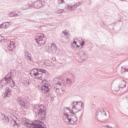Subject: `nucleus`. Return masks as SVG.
Here are the masks:
<instances>
[{"label": "nucleus", "mask_w": 128, "mask_h": 128, "mask_svg": "<svg viewBox=\"0 0 128 128\" xmlns=\"http://www.w3.org/2000/svg\"><path fill=\"white\" fill-rule=\"evenodd\" d=\"M54 86L56 88V92L59 96H62L64 92L66 90V86L62 80L60 78H55L54 80Z\"/></svg>", "instance_id": "f257e3e1"}, {"label": "nucleus", "mask_w": 128, "mask_h": 128, "mask_svg": "<svg viewBox=\"0 0 128 128\" xmlns=\"http://www.w3.org/2000/svg\"><path fill=\"white\" fill-rule=\"evenodd\" d=\"M78 112H72L70 116V114H64L63 120L66 124H78Z\"/></svg>", "instance_id": "f03ea898"}, {"label": "nucleus", "mask_w": 128, "mask_h": 128, "mask_svg": "<svg viewBox=\"0 0 128 128\" xmlns=\"http://www.w3.org/2000/svg\"><path fill=\"white\" fill-rule=\"evenodd\" d=\"M13 78H14V74L13 75L12 72H10L6 74L0 82L2 86H6V84H8L11 88H13L14 86H16V83L12 79Z\"/></svg>", "instance_id": "7ed1b4c3"}, {"label": "nucleus", "mask_w": 128, "mask_h": 128, "mask_svg": "<svg viewBox=\"0 0 128 128\" xmlns=\"http://www.w3.org/2000/svg\"><path fill=\"white\" fill-rule=\"evenodd\" d=\"M46 74V71L44 69L34 68L30 72V76H36L38 80H42Z\"/></svg>", "instance_id": "20e7f679"}, {"label": "nucleus", "mask_w": 128, "mask_h": 128, "mask_svg": "<svg viewBox=\"0 0 128 128\" xmlns=\"http://www.w3.org/2000/svg\"><path fill=\"white\" fill-rule=\"evenodd\" d=\"M22 120L23 122L24 126H27V128H46L44 127L42 124H40L42 122L34 123L32 121H28L26 118H24Z\"/></svg>", "instance_id": "39448f33"}, {"label": "nucleus", "mask_w": 128, "mask_h": 128, "mask_svg": "<svg viewBox=\"0 0 128 128\" xmlns=\"http://www.w3.org/2000/svg\"><path fill=\"white\" fill-rule=\"evenodd\" d=\"M34 110L38 112V118L40 120H46V107L44 105H40L35 107Z\"/></svg>", "instance_id": "423d86ee"}, {"label": "nucleus", "mask_w": 128, "mask_h": 128, "mask_svg": "<svg viewBox=\"0 0 128 128\" xmlns=\"http://www.w3.org/2000/svg\"><path fill=\"white\" fill-rule=\"evenodd\" d=\"M72 112H74L76 110L80 112L84 108V104L82 101H74L72 104Z\"/></svg>", "instance_id": "0eeeda50"}, {"label": "nucleus", "mask_w": 128, "mask_h": 128, "mask_svg": "<svg viewBox=\"0 0 128 128\" xmlns=\"http://www.w3.org/2000/svg\"><path fill=\"white\" fill-rule=\"evenodd\" d=\"M96 120L99 122H104L106 116V113L104 108L99 109L96 112Z\"/></svg>", "instance_id": "6e6552de"}, {"label": "nucleus", "mask_w": 128, "mask_h": 128, "mask_svg": "<svg viewBox=\"0 0 128 128\" xmlns=\"http://www.w3.org/2000/svg\"><path fill=\"white\" fill-rule=\"evenodd\" d=\"M48 14L46 12H40L37 14L33 20H29L28 22H40L44 20H46V16Z\"/></svg>", "instance_id": "1a4fd4ad"}, {"label": "nucleus", "mask_w": 128, "mask_h": 128, "mask_svg": "<svg viewBox=\"0 0 128 128\" xmlns=\"http://www.w3.org/2000/svg\"><path fill=\"white\" fill-rule=\"evenodd\" d=\"M44 35L43 34L40 33L35 36L34 40H36L37 44H46V40H44Z\"/></svg>", "instance_id": "9d476101"}, {"label": "nucleus", "mask_w": 128, "mask_h": 128, "mask_svg": "<svg viewBox=\"0 0 128 128\" xmlns=\"http://www.w3.org/2000/svg\"><path fill=\"white\" fill-rule=\"evenodd\" d=\"M42 84H44L45 85H44L40 87V90H41L43 94H48V92H50V88L48 86H46L48 84V82L44 80L42 82Z\"/></svg>", "instance_id": "9b49d317"}, {"label": "nucleus", "mask_w": 128, "mask_h": 128, "mask_svg": "<svg viewBox=\"0 0 128 128\" xmlns=\"http://www.w3.org/2000/svg\"><path fill=\"white\" fill-rule=\"evenodd\" d=\"M17 102L18 104L21 105V108H28V103L26 101L24 102L22 100L20 97H18L17 98Z\"/></svg>", "instance_id": "f8f14e48"}, {"label": "nucleus", "mask_w": 128, "mask_h": 128, "mask_svg": "<svg viewBox=\"0 0 128 128\" xmlns=\"http://www.w3.org/2000/svg\"><path fill=\"white\" fill-rule=\"evenodd\" d=\"M32 4V8H40L44 6V3L42 0H37Z\"/></svg>", "instance_id": "ddd939ff"}, {"label": "nucleus", "mask_w": 128, "mask_h": 128, "mask_svg": "<svg viewBox=\"0 0 128 128\" xmlns=\"http://www.w3.org/2000/svg\"><path fill=\"white\" fill-rule=\"evenodd\" d=\"M48 51L50 54H56V44L52 43L50 46L48 47Z\"/></svg>", "instance_id": "4468645a"}, {"label": "nucleus", "mask_w": 128, "mask_h": 128, "mask_svg": "<svg viewBox=\"0 0 128 128\" xmlns=\"http://www.w3.org/2000/svg\"><path fill=\"white\" fill-rule=\"evenodd\" d=\"M0 120L1 122H4L5 124H8L10 122V118H8V116H6L4 114H2L0 116Z\"/></svg>", "instance_id": "2eb2a0df"}, {"label": "nucleus", "mask_w": 128, "mask_h": 128, "mask_svg": "<svg viewBox=\"0 0 128 128\" xmlns=\"http://www.w3.org/2000/svg\"><path fill=\"white\" fill-rule=\"evenodd\" d=\"M4 94L6 98H8L12 94V90L10 89L8 87L6 88Z\"/></svg>", "instance_id": "dca6fc26"}, {"label": "nucleus", "mask_w": 128, "mask_h": 128, "mask_svg": "<svg viewBox=\"0 0 128 128\" xmlns=\"http://www.w3.org/2000/svg\"><path fill=\"white\" fill-rule=\"evenodd\" d=\"M78 54H79L82 60H86L88 58V56L86 54L84 51H80Z\"/></svg>", "instance_id": "f3484780"}, {"label": "nucleus", "mask_w": 128, "mask_h": 128, "mask_svg": "<svg viewBox=\"0 0 128 128\" xmlns=\"http://www.w3.org/2000/svg\"><path fill=\"white\" fill-rule=\"evenodd\" d=\"M72 110H70V108H64V110H63L64 114H72Z\"/></svg>", "instance_id": "a211bd4d"}, {"label": "nucleus", "mask_w": 128, "mask_h": 128, "mask_svg": "<svg viewBox=\"0 0 128 128\" xmlns=\"http://www.w3.org/2000/svg\"><path fill=\"white\" fill-rule=\"evenodd\" d=\"M28 8H32V4H26L21 7V10H28Z\"/></svg>", "instance_id": "6ab92c4d"}, {"label": "nucleus", "mask_w": 128, "mask_h": 128, "mask_svg": "<svg viewBox=\"0 0 128 128\" xmlns=\"http://www.w3.org/2000/svg\"><path fill=\"white\" fill-rule=\"evenodd\" d=\"M10 26V22H5L0 26V28H8Z\"/></svg>", "instance_id": "aec40b11"}, {"label": "nucleus", "mask_w": 128, "mask_h": 128, "mask_svg": "<svg viewBox=\"0 0 128 128\" xmlns=\"http://www.w3.org/2000/svg\"><path fill=\"white\" fill-rule=\"evenodd\" d=\"M11 122L12 124H14L15 126H20V124L18 123V120H16V116H13V118L11 119Z\"/></svg>", "instance_id": "412c9836"}, {"label": "nucleus", "mask_w": 128, "mask_h": 128, "mask_svg": "<svg viewBox=\"0 0 128 128\" xmlns=\"http://www.w3.org/2000/svg\"><path fill=\"white\" fill-rule=\"evenodd\" d=\"M126 82L124 80H122L120 83V85L119 88H126Z\"/></svg>", "instance_id": "4be33fe9"}, {"label": "nucleus", "mask_w": 128, "mask_h": 128, "mask_svg": "<svg viewBox=\"0 0 128 128\" xmlns=\"http://www.w3.org/2000/svg\"><path fill=\"white\" fill-rule=\"evenodd\" d=\"M121 70H122V72H121V74H124V72H128V68H126V67H124L122 66L121 68Z\"/></svg>", "instance_id": "5701e85b"}, {"label": "nucleus", "mask_w": 128, "mask_h": 128, "mask_svg": "<svg viewBox=\"0 0 128 128\" xmlns=\"http://www.w3.org/2000/svg\"><path fill=\"white\" fill-rule=\"evenodd\" d=\"M66 36H62L60 38V42H64L66 40Z\"/></svg>", "instance_id": "b1692460"}, {"label": "nucleus", "mask_w": 128, "mask_h": 128, "mask_svg": "<svg viewBox=\"0 0 128 128\" xmlns=\"http://www.w3.org/2000/svg\"><path fill=\"white\" fill-rule=\"evenodd\" d=\"M14 48H16L14 46H8V48L9 50H10V52H12V50H14Z\"/></svg>", "instance_id": "393cba45"}, {"label": "nucleus", "mask_w": 128, "mask_h": 128, "mask_svg": "<svg viewBox=\"0 0 128 128\" xmlns=\"http://www.w3.org/2000/svg\"><path fill=\"white\" fill-rule=\"evenodd\" d=\"M80 6V2H77L76 4H74L72 6H73V8H76Z\"/></svg>", "instance_id": "a878e982"}, {"label": "nucleus", "mask_w": 128, "mask_h": 128, "mask_svg": "<svg viewBox=\"0 0 128 128\" xmlns=\"http://www.w3.org/2000/svg\"><path fill=\"white\" fill-rule=\"evenodd\" d=\"M25 56H26L27 60H30V62L32 60V56H30V54H28Z\"/></svg>", "instance_id": "bb28decb"}, {"label": "nucleus", "mask_w": 128, "mask_h": 128, "mask_svg": "<svg viewBox=\"0 0 128 128\" xmlns=\"http://www.w3.org/2000/svg\"><path fill=\"white\" fill-rule=\"evenodd\" d=\"M68 10H72V8H74V7L72 6H71L70 4H68Z\"/></svg>", "instance_id": "cd10ccee"}, {"label": "nucleus", "mask_w": 128, "mask_h": 128, "mask_svg": "<svg viewBox=\"0 0 128 128\" xmlns=\"http://www.w3.org/2000/svg\"><path fill=\"white\" fill-rule=\"evenodd\" d=\"M56 12L57 14H62V13L64 12V10L60 9V10H58L57 11H56Z\"/></svg>", "instance_id": "c85d7f7f"}, {"label": "nucleus", "mask_w": 128, "mask_h": 128, "mask_svg": "<svg viewBox=\"0 0 128 128\" xmlns=\"http://www.w3.org/2000/svg\"><path fill=\"white\" fill-rule=\"evenodd\" d=\"M62 34H64V36H68V32H66V30L62 32Z\"/></svg>", "instance_id": "c756f323"}, {"label": "nucleus", "mask_w": 128, "mask_h": 128, "mask_svg": "<svg viewBox=\"0 0 128 128\" xmlns=\"http://www.w3.org/2000/svg\"><path fill=\"white\" fill-rule=\"evenodd\" d=\"M120 22H122V20H118V21H116V23H114V24H120Z\"/></svg>", "instance_id": "7c9ffc66"}, {"label": "nucleus", "mask_w": 128, "mask_h": 128, "mask_svg": "<svg viewBox=\"0 0 128 128\" xmlns=\"http://www.w3.org/2000/svg\"><path fill=\"white\" fill-rule=\"evenodd\" d=\"M66 82H67V84H72V80L70 78H67Z\"/></svg>", "instance_id": "2f4dec72"}, {"label": "nucleus", "mask_w": 128, "mask_h": 128, "mask_svg": "<svg viewBox=\"0 0 128 128\" xmlns=\"http://www.w3.org/2000/svg\"><path fill=\"white\" fill-rule=\"evenodd\" d=\"M84 44H85V42L84 41H82L81 42L80 46H81V48H82V47L84 46Z\"/></svg>", "instance_id": "473e14b6"}, {"label": "nucleus", "mask_w": 128, "mask_h": 128, "mask_svg": "<svg viewBox=\"0 0 128 128\" xmlns=\"http://www.w3.org/2000/svg\"><path fill=\"white\" fill-rule=\"evenodd\" d=\"M58 4H64V0H58Z\"/></svg>", "instance_id": "72a5a7b5"}, {"label": "nucleus", "mask_w": 128, "mask_h": 128, "mask_svg": "<svg viewBox=\"0 0 128 128\" xmlns=\"http://www.w3.org/2000/svg\"><path fill=\"white\" fill-rule=\"evenodd\" d=\"M15 14H16L11 12L10 14V16H14Z\"/></svg>", "instance_id": "f704fd0d"}, {"label": "nucleus", "mask_w": 128, "mask_h": 128, "mask_svg": "<svg viewBox=\"0 0 128 128\" xmlns=\"http://www.w3.org/2000/svg\"><path fill=\"white\" fill-rule=\"evenodd\" d=\"M76 44H72V48H76Z\"/></svg>", "instance_id": "c9c22d12"}, {"label": "nucleus", "mask_w": 128, "mask_h": 128, "mask_svg": "<svg viewBox=\"0 0 128 128\" xmlns=\"http://www.w3.org/2000/svg\"><path fill=\"white\" fill-rule=\"evenodd\" d=\"M8 46H14V42H10Z\"/></svg>", "instance_id": "e433bc0d"}, {"label": "nucleus", "mask_w": 128, "mask_h": 128, "mask_svg": "<svg viewBox=\"0 0 128 128\" xmlns=\"http://www.w3.org/2000/svg\"><path fill=\"white\" fill-rule=\"evenodd\" d=\"M16 14H18L20 16H22V13L20 12H16Z\"/></svg>", "instance_id": "4c0bfd02"}, {"label": "nucleus", "mask_w": 128, "mask_h": 128, "mask_svg": "<svg viewBox=\"0 0 128 128\" xmlns=\"http://www.w3.org/2000/svg\"><path fill=\"white\" fill-rule=\"evenodd\" d=\"M22 16V15H20V14H18V13L15 14L14 16Z\"/></svg>", "instance_id": "58836bf2"}, {"label": "nucleus", "mask_w": 128, "mask_h": 128, "mask_svg": "<svg viewBox=\"0 0 128 128\" xmlns=\"http://www.w3.org/2000/svg\"><path fill=\"white\" fill-rule=\"evenodd\" d=\"M73 44H76V41L74 40V42H73Z\"/></svg>", "instance_id": "ea45409f"}, {"label": "nucleus", "mask_w": 128, "mask_h": 128, "mask_svg": "<svg viewBox=\"0 0 128 128\" xmlns=\"http://www.w3.org/2000/svg\"><path fill=\"white\" fill-rule=\"evenodd\" d=\"M76 48H80V45H78L76 44Z\"/></svg>", "instance_id": "a19ab883"}, {"label": "nucleus", "mask_w": 128, "mask_h": 128, "mask_svg": "<svg viewBox=\"0 0 128 128\" xmlns=\"http://www.w3.org/2000/svg\"><path fill=\"white\" fill-rule=\"evenodd\" d=\"M27 84H30V82H28V80Z\"/></svg>", "instance_id": "79ce46f5"}, {"label": "nucleus", "mask_w": 128, "mask_h": 128, "mask_svg": "<svg viewBox=\"0 0 128 128\" xmlns=\"http://www.w3.org/2000/svg\"><path fill=\"white\" fill-rule=\"evenodd\" d=\"M125 98L126 100H128V96H126Z\"/></svg>", "instance_id": "37998d69"}, {"label": "nucleus", "mask_w": 128, "mask_h": 128, "mask_svg": "<svg viewBox=\"0 0 128 128\" xmlns=\"http://www.w3.org/2000/svg\"><path fill=\"white\" fill-rule=\"evenodd\" d=\"M2 39L0 40V42H2Z\"/></svg>", "instance_id": "c03bdc74"}, {"label": "nucleus", "mask_w": 128, "mask_h": 128, "mask_svg": "<svg viewBox=\"0 0 128 128\" xmlns=\"http://www.w3.org/2000/svg\"><path fill=\"white\" fill-rule=\"evenodd\" d=\"M127 70H128V68H127Z\"/></svg>", "instance_id": "a18cd8bd"}]
</instances>
